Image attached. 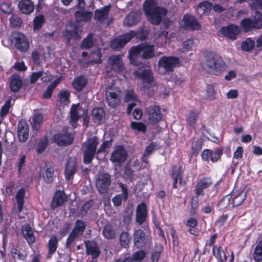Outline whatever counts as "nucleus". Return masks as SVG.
<instances>
[{
    "label": "nucleus",
    "mask_w": 262,
    "mask_h": 262,
    "mask_svg": "<svg viewBox=\"0 0 262 262\" xmlns=\"http://www.w3.org/2000/svg\"><path fill=\"white\" fill-rule=\"evenodd\" d=\"M11 42L20 52H26L30 47V43L26 35L23 33L14 31L10 36Z\"/></svg>",
    "instance_id": "nucleus-7"
},
{
    "label": "nucleus",
    "mask_w": 262,
    "mask_h": 262,
    "mask_svg": "<svg viewBox=\"0 0 262 262\" xmlns=\"http://www.w3.org/2000/svg\"><path fill=\"white\" fill-rule=\"evenodd\" d=\"M163 250V247L161 244H156L155 246V250L152 253L151 260L152 262H158L161 252Z\"/></svg>",
    "instance_id": "nucleus-58"
},
{
    "label": "nucleus",
    "mask_w": 262,
    "mask_h": 262,
    "mask_svg": "<svg viewBox=\"0 0 262 262\" xmlns=\"http://www.w3.org/2000/svg\"><path fill=\"white\" fill-rule=\"evenodd\" d=\"M182 21L183 23V27L185 30L194 31L201 29V25L199 20L195 16L192 15H184Z\"/></svg>",
    "instance_id": "nucleus-11"
},
{
    "label": "nucleus",
    "mask_w": 262,
    "mask_h": 262,
    "mask_svg": "<svg viewBox=\"0 0 262 262\" xmlns=\"http://www.w3.org/2000/svg\"><path fill=\"white\" fill-rule=\"evenodd\" d=\"M72 29H70L68 28L65 32H63V36L67 39V42L69 43L72 38L75 39H79L81 37L79 34L78 29L75 27L71 26Z\"/></svg>",
    "instance_id": "nucleus-35"
},
{
    "label": "nucleus",
    "mask_w": 262,
    "mask_h": 262,
    "mask_svg": "<svg viewBox=\"0 0 262 262\" xmlns=\"http://www.w3.org/2000/svg\"><path fill=\"white\" fill-rule=\"evenodd\" d=\"M0 10L2 13L6 14H10L13 11L11 4L9 2H6L0 4Z\"/></svg>",
    "instance_id": "nucleus-61"
},
{
    "label": "nucleus",
    "mask_w": 262,
    "mask_h": 262,
    "mask_svg": "<svg viewBox=\"0 0 262 262\" xmlns=\"http://www.w3.org/2000/svg\"><path fill=\"white\" fill-rule=\"evenodd\" d=\"M49 254L52 255L57 248L58 241L56 236H52L49 241Z\"/></svg>",
    "instance_id": "nucleus-50"
},
{
    "label": "nucleus",
    "mask_w": 262,
    "mask_h": 262,
    "mask_svg": "<svg viewBox=\"0 0 262 262\" xmlns=\"http://www.w3.org/2000/svg\"><path fill=\"white\" fill-rule=\"evenodd\" d=\"M215 94L214 86L213 84L208 85L205 91V98L209 100H212L215 99Z\"/></svg>",
    "instance_id": "nucleus-55"
},
{
    "label": "nucleus",
    "mask_w": 262,
    "mask_h": 262,
    "mask_svg": "<svg viewBox=\"0 0 262 262\" xmlns=\"http://www.w3.org/2000/svg\"><path fill=\"white\" fill-rule=\"evenodd\" d=\"M67 200V197L63 191H57L55 192L51 203V207L54 209L62 205Z\"/></svg>",
    "instance_id": "nucleus-23"
},
{
    "label": "nucleus",
    "mask_w": 262,
    "mask_h": 262,
    "mask_svg": "<svg viewBox=\"0 0 262 262\" xmlns=\"http://www.w3.org/2000/svg\"><path fill=\"white\" fill-rule=\"evenodd\" d=\"M99 143V139L94 136L87 139L82 146L83 154V163L89 164L93 160L95 155H97V147Z\"/></svg>",
    "instance_id": "nucleus-4"
},
{
    "label": "nucleus",
    "mask_w": 262,
    "mask_h": 262,
    "mask_svg": "<svg viewBox=\"0 0 262 262\" xmlns=\"http://www.w3.org/2000/svg\"><path fill=\"white\" fill-rule=\"evenodd\" d=\"M202 68L208 73L219 75L226 70V64L220 56L210 52L205 55Z\"/></svg>",
    "instance_id": "nucleus-2"
},
{
    "label": "nucleus",
    "mask_w": 262,
    "mask_h": 262,
    "mask_svg": "<svg viewBox=\"0 0 262 262\" xmlns=\"http://www.w3.org/2000/svg\"><path fill=\"white\" fill-rule=\"evenodd\" d=\"M86 253L91 255L92 258H97L100 255V250L98 244L94 241H87L85 242Z\"/></svg>",
    "instance_id": "nucleus-19"
},
{
    "label": "nucleus",
    "mask_w": 262,
    "mask_h": 262,
    "mask_svg": "<svg viewBox=\"0 0 262 262\" xmlns=\"http://www.w3.org/2000/svg\"><path fill=\"white\" fill-rule=\"evenodd\" d=\"M147 217V207L145 203L139 204L136 209V221L141 225L146 220Z\"/></svg>",
    "instance_id": "nucleus-26"
},
{
    "label": "nucleus",
    "mask_w": 262,
    "mask_h": 262,
    "mask_svg": "<svg viewBox=\"0 0 262 262\" xmlns=\"http://www.w3.org/2000/svg\"><path fill=\"white\" fill-rule=\"evenodd\" d=\"M148 119L151 123L154 124L159 121L162 117L160 107L156 105H151L147 108Z\"/></svg>",
    "instance_id": "nucleus-16"
},
{
    "label": "nucleus",
    "mask_w": 262,
    "mask_h": 262,
    "mask_svg": "<svg viewBox=\"0 0 262 262\" xmlns=\"http://www.w3.org/2000/svg\"><path fill=\"white\" fill-rule=\"evenodd\" d=\"M102 234L104 237L108 239H114L116 236V231L110 223H107L104 226Z\"/></svg>",
    "instance_id": "nucleus-36"
},
{
    "label": "nucleus",
    "mask_w": 262,
    "mask_h": 262,
    "mask_svg": "<svg viewBox=\"0 0 262 262\" xmlns=\"http://www.w3.org/2000/svg\"><path fill=\"white\" fill-rule=\"evenodd\" d=\"M43 82H48L51 80V75L47 73L42 72L34 73V83L39 78Z\"/></svg>",
    "instance_id": "nucleus-57"
},
{
    "label": "nucleus",
    "mask_w": 262,
    "mask_h": 262,
    "mask_svg": "<svg viewBox=\"0 0 262 262\" xmlns=\"http://www.w3.org/2000/svg\"><path fill=\"white\" fill-rule=\"evenodd\" d=\"M43 121V115L39 112L34 113V131L38 130Z\"/></svg>",
    "instance_id": "nucleus-46"
},
{
    "label": "nucleus",
    "mask_w": 262,
    "mask_h": 262,
    "mask_svg": "<svg viewBox=\"0 0 262 262\" xmlns=\"http://www.w3.org/2000/svg\"><path fill=\"white\" fill-rule=\"evenodd\" d=\"M93 15L92 12L83 10L76 11L74 14L76 20L78 23L90 21Z\"/></svg>",
    "instance_id": "nucleus-28"
},
{
    "label": "nucleus",
    "mask_w": 262,
    "mask_h": 262,
    "mask_svg": "<svg viewBox=\"0 0 262 262\" xmlns=\"http://www.w3.org/2000/svg\"><path fill=\"white\" fill-rule=\"evenodd\" d=\"M197 112H192L189 113L187 118V123L191 126L194 127L196 120L198 117Z\"/></svg>",
    "instance_id": "nucleus-63"
},
{
    "label": "nucleus",
    "mask_w": 262,
    "mask_h": 262,
    "mask_svg": "<svg viewBox=\"0 0 262 262\" xmlns=\"http://www.w3.org/2000/svg\"><path fill=\"white\" fill-rule=\"evenodd\" d=\"M86 79L83 76H79L73 81V86L77 91H81L86 85Z\"/></svg>",
    "instance_id": "nucleus-41"
},
{
    "label": "nucleus",
    "mask_w": 262,
    "mask_h": 262,
    "mask_svg": "<svg viewBox=\"0 0 262 262\" xmlns=\"http://www.w3.org/2000/svg\"><path fill=\"white\" fill-rule=\"evenodd\" d=\"M22 233L29 245L33 244V230L28 224H25L21 228Z\"/></svg>",
    "instance_id": "nucleus-37"
},
{
    "label": "nucleus",
    "mask_w": 262,
    "mask_h": 262,
    "mask_svg": "<svg viewBox=\"0 0 262 262\" xmlns=\"http://www.w3.org/2000/svg\"><path fill=\"white\" fill-rule=\"evenodd\" d=\"M212 5L208 1H203L198 4L196 7V10L198 15L202 16L205 13L210 12L212 9Z\"/></svg>",
    "instance_id": "nucleus-33"
},
{
    "label": "nucleus",
    "mask_w": 262,
    "mask_h": 262,
    "mask_svg": "<svg viewBox=\"0 0 262 262\" xmlns=\"http://www.w3.org/2000/svg\"><path fill=\"white\" fill-rule=\"evenodd\" d=\"M111 6L108 5L100 9H97L95 12L94 19L98 21L103 22L108 16Z\"/></svg>",
    "instance_id": "nucleus-30"
},
{
    "label": "nucleus",
    "mask_w": 262,
    "mask_h": 262,
    "mask_svg": "<svg viewBox=\"0 0 262 262\" xmlns=\"http://www.w3.org/2000/svg\"><path fill=\"white\" fill-rule=\"evenodd\" d=\"M45 173L42 174L44 180L48 183H50L53 181L55 174L54 169L52 164L46 162L43 168Z\"/></svg>",
    "instance_id": "nucleus-27"
},
{
    "label": "nucleus",
    "mask_w": 262,
    "mask_h": 262,
    "mask_svg": "<svg viewBox=\"0 0 262 262\" xmlns=\"http://www.w3.org/2000/svg\"><path fill=\"white\" fill-rule=\"evenodd\" d=\"M162 85H157L156 82L154 80L153 82L144 83L141 90L147 94L149 97H152L158 93V90H162Z\"/></svg>",
    "instance_id": "nucleus-17"
},
{
    "label": "nucleus",
    "mask_w": 262,
    "mask_h": 262,
    "mask_svg": "<svg viewBox=\"0 0 262 262\" xmlns=\"http://www.w3.org/2000/svg\"><path fill=\"white\" fill-rule=\"evenodd\" d=\"M111 175L104 171L98 173L96 177V186L100 193H106L111 183Z\"/></svg>",
    "instance_id": "nucleus-8"
},
{
    "label": "nucleus",
    "mask_w": 262,
    "mask_h": 262,
    "mask_svg": "<svg viewBox=\"0 0 262 262\" xmlns=\"http://www.w3.org/2000/svg\"><path fill=\"white\" fill-rule=\"evenodd\" d=\"M140 14L139 12H131L124 18V25L130 27L137 25L140 21Z\"/></svg>",
    "instance_id": "nucleus-25"
},
{
    "label": "nucleus",
    "mask_w": 262,
    "mask_h": 262,
    "mask_svg": "<svg viewBox=\"0 0 262 262\" xmlns=\"http://www.w3.org/2000/svg\"><path fill=\"white\" fill-rule=\"evenodd\" d=\"M251 19L256 26V29L262 28V13L259 11H255L252 15Z\"/></svg>",
    "instance_id": "nucleus-47"
},
{
    "label": "nucleus",
    "mask_w": 262,
    "mask_h": 262,
    "mask_svg": "<svg viewBox=\"0 0 262 262\" xmlns=\"http://www.w3.org/2000/svg\"><path fill=\"white\" fill-rule=\"evenodd\" d=\"M85 229V224L81 220H78L76 221L75 227L72 232L79 236L82 235Z\"/></svg>",
    "instance_id": "nucleus-43"
},
{
    "label": "nucleus",
    "mask_w": 262,
    "mask_h": 262,
    "mask_svg": "<svg viewBox=\"0 0 262 262\" xmlns=\"http://www.w3.org/2000/svg\"><path fill=\"white\" fill-rule=\"evenodd\" d=\"M130 126L132 129L138 132L145 133L146 130V126L141 122H132Z\"/></svg>",
    "instance_id": "nucleus-62"
},
{
    "label": "nucleus",
    "mask_w": 262,
    "mask_h": 262,
    "mask_svg": "<svg viewBox=\"0 0 262 262\" xmlns=\"http://www.w3.org/2000/svg\"><path fill=\"white\" fill-rule=\"evenodd\" d=\"M82 111V109L79 107V105L73 104L71 108V123L75 127L77 120L80 118V115L79 113Z\"/></svg>",
    "instance_id": "nucleus-34"
},
{
    "label": "nucleus",
    "mask_w": 262,
    "mask_h": 262,
    "mask_svg": "<svg viewBox=\"0 0 262 262\" xmlns=\"http://www.w3.org/2000/svg\"><path fill=\"white\" fill-rule=\"evenodd\" d=\"M255 47V41L248 38L241 43V48L243 51H249L254 49Z\"/></svg>",
    "instance_id": "nucleus-52"
},
{
    "label": "nucleus",
    "mask_w": 262,
    "mask_h": 262,
    "mask_svg": "<svg viewBox=\"0 0 262 262\" xmlns=\"http://www.w3.org/2000/svg\"><path fill=\"white\" fill-rule=\"evenodd\" d=\"M10 25L12 28H18L20 27L23 21L17 14H12L9 18Z\"/></svg>",
    "instance_id": "nucleus-51"
},
{
    "label": "nucleus",
    "mask_w": 262,
    "mask_h": 262,
    "mask_svg": "<svg viewBox=\"0 0 262 262\" xmlns=\"http://www.w3.org/2000/svg\"><path fill=\"white\" fill-rule=\"evenodd\" d=\"M10 89L11 92H18L22 87L23 80L20 76L16 74L11 75L9 78Z\"/></svg>",
    "instance_id": "nucleus-21"
},
{
    "label": "nucleus",
    "mask_w": 262,
    "mask_h": 262,
    "mask_svg": "<svg viewBox=\"0 0 262 262\" xmlns=\"http://www.w3.org/2000/svg\"><path fill=\"white\" fill-rule=\"evenodd\" d=\"M93 204V201L92 200H89L85 202L81 207L80 212L79 213V216L81 217L84 216Z\"/></svg>",
    "instance_id": "nucleus-60"
},
{
    "label": "nucleus",
    "mask_w": 262,
    "mask_h": 262,
    "mask_svg": "<svg viewBox=\"0 0 262 262\" xmlns=\"http://www.w3.org/2000/svg\"><path fill=\"white\" fill-rule=\"evenodd\" d=\"M199 41L196 38H190L183 42L182 51L183 52H188L192 50L194 47H196Z\"/></svg>",
    "instance_id": "nucleus-40"
},
{
    "label": "nucleus",
    "mask_w": 262,
    "mask_h": 262,
    "mask_svg": "<svg viewBox=\"0 0 262 262\" xmlns=\"http://www.w3.org/2000/svg\"><path fill=\"white\" fill-rule=\"evenodd\" d=\"M183 172L182 167L180 166L177 168L176 166L173 167L171 171V176L173 180V187L176 188L177 187V184L178 180H179V183L181 184L182 183V174Z\"/></svg>",
    "instance_id": "nucleus-31"
},
{
    "label": "nucleus",
    "mask_w": 262,
    "mask_h": 262,
    "mask_svg": "<svg viewBox=\"0 0 262 262\" xmlns=\"http://www.w3.org/2000/svg\"><path fill=\"white\" fill-rule=\"evenodd\" d=\"M241 27L245 32L250 31L253 29H256V26L254 22L250 18L243 19L241 21Z\"/></svg>",
    "instance_id": "nucleus-39"
},
{
    "label": "nucleus",
    "mask_w": 262,
    "mask_h": 262,
    "mask_svg": "<svg viewBox=\"0 0 262 262\" xmlns=\"http://www.w3.org/2000/svg\"><path fill=\"white\" fill-rule=\"evenodd\" d=\"M146 253L144 250H140L134 253L133 255L132 259L133 261H141L145 257Z\"/></svg>",
    "instance_id": "nucleus-64"
},
{
    "label": "nucleus",
    "mask_w": 262,
    "mask_h": 262,
    "mask_svg": "<svg viewBox=\"0 0 262 262\" xmlns=\"http://www.w3.org/2000/svg\"><path fill=\"white\" fill-rule=\"evenodd\" d=\"M77 169V158L75 157H70L65 166L64 173L66 179L68 180L72 179Z\"/></svg>",
    "instance_id": "nucleus-14"
},
{
    "label": "nucleus",
    "mask_w": 262,
    "mask_h": 262,
    "mask_svg": "<svg viewBox=\"0 0 262 262\" xmlns=\"http://www.w3.org/2000/svg\"><path fill=\"white\" fill-rule=\"evenodd\" d=\"M252 256L253 259L256 262L262 260V239L260 240L255 246Z\"/></svg>",
    "instance_id": "nucleus-42"
},
{
    "label": "nucleus",
    "mask_w": 262,
    "mask_h": 262,
    "mask_svg": "<svg viewBox=\"0 0 262 262\" xmlns=\"http://www.w3.org/2000/svg\"><path fill=\"white\" fill-rule=\"evenodd\" d=\"M212 184L210 178H204L197 183L194 191L197 196L204 195L203 190Z\"/></svg>",
    "instance_id": "nucleus-24"
},
{
    "label": "nucleus",
    "mask_w": 262,
    "mask_h": 262,
    "mask_svg": "<svg viewBox=\"0 0 262 262\" xmlns=\"http://www.w3.org/2000/svg\"><path fill=\"white\" fill-rule=\"evenodd\" d=\"M134 243L137 248H141L144 244L145 235L144 232L141 229L135 231L134 235Z\"/></svg>",
    "instance_id": "nucleus-29"
},
{
    "label": "nucleus",
    "mask_w": 262,
    "mask_h": 262,
    "mask_svg": "<svg viewBox=\"0 0 262 262\" xmlns=\"http://www.w3.org/2000/svg\"><path fill=\"white\" fill-rule=\"evenodd\" d=\"M12 97H10L4 103L0 110V117L3 119L9 113L10 110L12 108Z\"/></svg>",
    "instance_id": "nucleus-38"
},
{
    "label": "nucleus",
    "mask_w": 262,
    "mask_h": 262,
    "mask_svg": "<svg viewBox=\"0 0 262 262\" xmlns=\"http://www.w3.org/2000/svg\"><path fill=\"white\" fill-rule=\"evenodd\" d=\"M155 50V46L148 42L141 43L132 47L129 51L131 64L137 66L140 64L137 60L138 56L145 59L152 58L154 56Z\"/></svg>",
    "instance_id": "nucleus-3"
},
{
    "label": "nucleus",
    "mask_w": 262,
    "mask_h": 262,
    "mask_svg": "<svg viewBox=\"0 0 262 262\" xmlns=\"http://www.w3.org/2000/svg\"><path fill=\"white\" fill-rule=\"evenodd\" d=\"M134 74L136 78L142 80L144 83L153 82L155 80L151 70L149 69L144 70L138 69L134 72Z\"/></svg>",
    "instance_id": "nucleus-18"
},
{
    "label": "nucleus",
    "mask_w": 262,
    "mask_h": 262,
    "mask_svg": "<svg viewBox=\"0 0 262 262\" xmlns=\"http://www.w3.org/2000/svg\"><path fill=\"white\" fill-rule=\"evenodd\" d=\"M232 195V207L239 206L243 203L246 197V192L244 190H233L230 194Z\"/></svg>",
    "instance_id": "nucleus-22"
},
{
    "label": "nucleus",
    "mask_w": 262,
    "mask_h": 262,
    "mask_svg": "<svg viewBox=\"0 0 262 262\" xmlns=\"http://www.w3.org/2000/svg\"><path fill=\"white\" fill-rule=\"evenodd\" d=\"M108 66L115 72H123L124 69L122 62V56L113 55L109 57L107 60Z\"/></svg>",
    "instance_id": "nucleus-15"
},
{
    "label": "nucleus",
    "mask_w": 262,
    "mask_h": 262,
    "mask_svg": "<svg viewBox=\"0 0 262 262\" xmlns=\"http://www.w3.org/2000/svg\"><path fill=\"white\" fill-rule=\"evenodd\" d=\"M240 30L238 26L231 25L227 27H223L221 29V33L231 39H235L236 36L239 33Z\"/></svg>",
    "instance_id": "nucleus-20"
},
{
    "label": "nucleus",
    "mask_w": 262,
    "mask_h": 262,
    "mask_svg": "<svg viewBox=\"0 0 262 262\" xmlns=\"http://www.w3.org/2000/svg\"><path fill=\"white\" fill-rule=\"evenodd\" d=\"M94 43V40L93 38V34H89L88 36L83 39L81 44V48L82 49H90L92 48Z\"/></svg>",
    "instance_id": "nucleus-48"
},
{
    "label": "nucleus",
    "mask_w": 262,
    "mask_h": 262,
    "mask_svg": "<svg viewBox=\"0 0 262 262\" xmlns=\"http://www.w3.org/2000/svg\"><path fill=\"white\" fill-rule=\"evenodd\" d=\"M143 6L148 20L154 25H159L168 12L164 7L158 6L156 0H146Z\"/></svg>",
    "instance_id": "nucleus-1"
},
{
    "label": "nucleus",
    "mask_w": 262,
    "mask_h": 262,
    "mask_svg": "<svg viewBox=\"0 0 262 262\" xmlns=\"http://www.w3.org/2000/svg\"><path fill=\"white\" fill-rule=\"evenodd\" d=\"M179 58L174 56H163L158 61L159 72L160 74H169L174 70V68L179 65Z\"/></svg>",
    "instance_id": "nucleus-5"
},
{
    "label": "nucleus",
    "mask_w": 262,
    "mask_h": 262,
    "mask_svg": "<svg viewBox=\"0 0 262 262\" xmlns=\"http://www.w3.org/2000/svg\"><path fill=\"white\" fill-rule=\"evenodd\" d=\"M127 157V152L124 147L122 145H118L111 153L110 161L112 163L121 164L125 161Z\"/></svg>",
    "instance_id": "nucleus-10"
},
{
    "label": "nucleus",
    "mask_w": 262,
    "mask_h": 262,
    "mask_svg": "<svg viewBox=\"0 0 262 262\" xmlns=\"http://www.w3.org/2000/svg\"><path fill=\"white\" fill-rule=\"evenodd\" d=\"M105 115V111L102 108H95L92 111L93 117L98 121L102 120Z\"/></svg>",
    "instance_id": "nucleus-54"
},
{
    "label": "nucleus",
    "mask_w": 262,
    "mask_h": 262,
    "mask_svg": "<svg viewBox=\"0 0 262 262\" xmlns=\"http://www.w3.org/2000/svg\"><path fill=\"white\" fill-rule=\"evenodd\" d=\"M45 18L43 15H39L34 18V31L40 29L45 23Z\"/></svg>",
    "instance_id": "nucleus-56"
},
{
    "label": "nucleus",
    "mask_w": 262,
    "mask_h": 262,
    "mask_svg": "<svg viewBox=\"0 0 262 262\" xmlns=\"http://www.w3.org/2000/svg\"><path fill=\"white\" fill-rule=\"evenodd\" d=\"M122 93L117 87L112 84L108 85L105 89V99L109 106L117 107L121 102Z\"/></svg>",
    "instance_id": "nucleus-6"
},
{
    "label": "nucleus",
    "mask_w": 262,
    "mask_h": 262,
    "mask_svg": "<svg viewBox=\"0 0 262 262\" xmlns=\"http://www.w3.org/2000/svg\"><path fill=\"white\" fill-rule=\"evenodd\" d=\"M73 137L67 132V129H63L60 133L53 136V140L55 143L60 146L70 145L73 141Z\"/></svg>",
    "instance_id": "nucleus-12"
},
{
    "label": "nucleus",
    "mask_w": 262,
    "mask_h": 262,
    "mask_svg": "<svg viewBox=\"0 0 262 262\" xmlns=\"http://www.w3.org/2000/svg\"><path fill=\"white\" fill-rule=\"evenodd\" d=\"M215 246H213V253L214 256L222 262H225L227 260V256L225 251L221 247L217 248L216 252L215 251Z\"/></svg>",
    "instance_id": "nucleus-49"
},
{
    "label": "nucleus",
    "mask_w": 262,
    "mask_h": 262,
    "mask_svg": "<svg viewBox=\"0 0 262 262\" xmlns=\"http://www.w3.org/2000/svg\"><path fill=\"white\" fill-rule=\"evenodd\" d=\"M136 36H137V33L134 31H131L128 33L119 36L112 41L111 47L114 50H119L129 42L132 38Z\"/></svg>",
    "instance_id": "nucleus-9"
},
{
    "label": "nucleus",
    "mask_w": 262,
    "mask_h": 262,
    "mask_svg": "<svg viewBox=\"0 0 262 262\" xmlns=\"http://www.w3.org/2000/svg\"><path fill=\"white\" fill-rule=\"evenodd\" d=\"M70 93L67 90H61L58 95L60 104L65 105L70 102Z\"/></svg>",
    "instance_id": "nucleus-44"
},
{
    "label": "nucleus",
    "mask_w": 262,
    "mask_h": 262,
    "mask_svg": "<svg viewBox=\"0 0 262 262\" xmlns=\"http://www.w3.org/2000/svg\"><path fill=\"white\" fill-rule=\"evenodd\" d=\"M131 237L128 232H122L119 237L120 244L123 248H127L129 247Z\"/></svg>",
    "instance_id": "nucleus-45"
},
{
    "label": "nucleus",
    "mask_w": 262,
    "mask_h": 262,
    "mask_svg": "<svg viewBox=\"0 0 262 262\" xmlns=\"http://www.w3.org/2000/svg\"><path fill=\"white\" fill-rule=\"evenodd\" d=\"M231 199L232 195L230 194L225 196L218 204L220 209H224L232 205Z\"/></svg>",
    "instance_id": "nucleus-53"
},
{
    "label": "nucleus",
    "mask_w": 262,
    "mask_h": 262,
    "mask_svg": "<svg viewBox=\"0 0 262 262\" xmlns=\"http://www.w3.org/2000/svg\"><path fill=\"white\" fill-rule=\"evenodd\" d=\"M18 7L23 13L29 14L33 12V2L31 0H21Z\"/></svg>",
    "instance_id": "nucleus-32"
},
{
    "label": "nucleus",
    "mask_w": 262,
    "mask_h": 262,
    "mask_svg": "<svg viewBox=\"0 0 262 262\" xmlns=\"http://www.w3.org/2000/svg\"><path fill=\"white\" fill-rule=\"evenodd\" d=\"M29 127L27 121L25 119H21L18 123L17 136L19 141L26 142L29 137Z\"/></svg>",
    "instance_id": "nucleus-13"
},
{
    "label": "nucleus",
    "mask_w": 262,
    "mask_h": 262,
    "mask_svg": "<svg viewBox=\"0 0 262 262\" xmlns=\"http://www.w3.org/2000/svg\"><path fill=\"white\" fill-rule=\"evenodd\" d=\"M26 156L25 155H21L17 163L18 171V176L19 177L22 176V174L25 169V166L26 165Z\"/></svg>",
    "instance_id": "nucleus-59"
}]
</instances>
